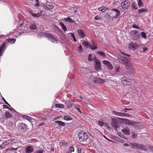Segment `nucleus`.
Returning a JSON list of instances; mask_svg holds the SVG:
<instances>
[{
    "label": "nucleus",
    "mask_w": 153,
    "mask_h": 153,
    "mask_svg": "<svg viewBox=\"0 0 153 153\" xmlns=\"http://www.w3.org/2000/svg\"><path fill=\"white\" fill-rule=\"evenodd\" d=\"M40 35L45 36V37H48L53 43H57L58 42V39L53 35L47 33H39Z\"/></svg>",
    "instance_id": "obj_1"
},
{
    "label": "nucleus",
    "mask_w": 153,
    "mask_h": 153,
    "mask_svg": "<svg viewBox=\"0 0 153 153\" xmlns=\"http://www.w3.org/2000/svg\"><path fill=\"white\" fill-rule=\"evenodd\" d=\"M130 36L133 40H136L140 37V34L138 30H134L131 32Z\"/></svg>",
    "instance_id": "obj_2"
},
{
    "label": "nucleus",
    "mask_w": 153,
    "mask_h": 153,
    "mask_svg": "<svg viewBox=\"0 0 153 153\" xmlns=\"http://www.w3.org/2000/svg\"><path fill=\"white\" fill-rule=\"evenodd\" d=\"M78 137L80 142L87 141L88 140V134L86 132H81L78 134Z\"/></svg>",
    "instance_id": "obj_3"
},
{
    "label": "nucleus",
    "mask_w": 153,
    "mask_h": 153,
    "mask_svg": "<svg viewBox=\"0 0 153 153\" xmlns=\"http://www.w3.org/2000/svg\"><path fill=\"white\" fill-rule=\"evenodd\" d=\"M120 62L123 64L125 65L128 67H130L131 65V63L129 60L125 57H122L119 59Z\"/></svg>",
    "instance_id": "obj_4"
},
{
    "label": "nucleus",
    "mask_w": 153,
    "mask_h": 153,
    "mask_svg": "<svg viewBox=\"0 0 153 153\" xmlns=\"http://www.w3.org/2000/svg\"><path fill=\"white\" fill-rule=\"evenodd\" d=\"M111 11L112 12L111 13V14L113 18L117 19L120 16V12L118 10L113 9L111 10Z\"/></svg>",
    "instance_id": "obj_5"
},
{
    "label": "nucleus",
    "mask_w": 153,
    "mask_h": 153,
    "mask_svg": "<svg viewBox=\"0 0 153 153\" xmlns=\"http://www.w3.org/2000/svg\"><path fill=\"white\" fill-rule=\"evenodd\" d=\"M130 4L129 1L126 0L121 3V6L123 10H126L129 7Z\"/></svg>",
    "instance_id": "obj_6"
},
{
    "label": "nucleus",
    "mask_w": 153,
    "mask_h": 153,
    "mask_svg": "<svg viewBox=\"0 0 153 153\" xmlns=\"http://www.w3.org/2000/svg\"><path fill=\"white\" fill-rule=\"evenodd\" d=\"M95 69L96 70H99L101 69V65L100 61L99 60L95 59Z\"/></svg>",
    "instance_id": "obj_7"
},
{
    "label": "nucleus",
    "mask_w": 153,
    "mask_h": 153,
    "mask_svg": "<svg viewBox=\"0 0 153 153\" xmlns=\"http://www.w3.org/2000/svg\"><path fill=\"white\" fill-rule=\"evenodd\" d=\"M130 79H128L126 77H123L122 78L121 81L122 82L124 85H128L129 83L130 82Z\"/></svg>",
    "instance_id": "obj_8"
},
{
    "label": "nucleus",
    "mask_w": 153,
    "mask_h": 153,
    "mask_svg": "<svg viewBox=\"0 0 153 153\" xmlns=\"http://www.w3.org/2000/svg\"><path fill=\"white\" fill-rule=\"evenodd\" d=\"M6 43L4 42L0 47V57L2 56L4 51L6 48Z\"/></svg>",
    "instance_id": "obj_9"
},
{
    "label": "nucleus",
    "mask_w": 153,
    "mask_h": 153,
    "mask_svg": "<svg viewBox=\"0 0 153 153\" xmlns=\"http://www.w3.org/2000/svg\"><path fill=\"white\" fill-rule=\"evenodd\" d=\"M111 120V123L112 126L115 128H117L118 126V120L115 118H112Z\"/></svg>",
    "instance_id": "obj_10"
},
{
    "label": "nucleus",
    "mask_w": 153,
    "mask_h": 153,
    "mask_svg": "<svg viewBox=\"0 0 153 153\" xmlns=\"http://www.w3.org/2000/svg\"><path fill=\"white\" fill-rule=\"evenodd\" d=\"M123 133L125 135H129L130 134V129L127 126H126L121 130Z\"/></svg>",
    "instance_id": "obj_11"
},
{
    "label": "nucleus",
    "mask_w": 153,
    "mask_h": 153,
    "mask_svg": "<svg viewBox=\"0 0 153 153\" xmlns=\"http://www.w3.org/2000/svg\"><path fill=\"white\" fill-rule=\"evenodd\" d=\"M44 7L45 9L48 10L52 9L53 7L51 3L48 2L46 4L44 5Z\"/></svg>",
    "instance_id": "obj_12"
},
{
    "label": "nucleus",
    "mask_w": 153,
    "mask_h": 153,
    "mask_svg": "<svg viewBox=\"0 0 153 153\" xmlns=\"http://www.w3.org/2000/svg\"><path fill=\"white\" fill-rule=\"evenodd\" d=\"M149 146H146L139 143L137 149L144 151H146L148 149Z\"/></svg>",
    "instance_id": "obj_13"
},
{
    "label": "nucleus",
    "mask_w": 153,
    "mask_h": 153,
    "mask_svg": "<svg viewBox=\"0 0 153 153\" xmlns=\"http://www.w3.org/2000/svg\"><path fill=\"white\" fill-rule=\"evenodd\" d=\"M103 63L105 65H107L108 67V70L111 71L113 69V66L110 62L107 60H103Z\"/></svg>",
    "instance_id": "obj_14"
},
{
    "label": "nucleus",
    "mask_w": 153,
    "mask_h": 153,
    "mask_svg": "<svg viewBox=\"0 0 153 153\" xmlns=\"http://www.w3.org/2000/svg\"><path fill=\"white\" fill-rule=\"evenodd\" d=\"M42 11H40V12H39L37 13L36 14L33 13L31 11L30 12V13L34 17H40L42 16Z\"/></svg>",
    "instance_id": "obj_15"
},
{
    "label": "nucleus",
    "mask_w": 153,
    "mask_h": 153,
    "mask_svg": "<svg viewBox=\"0 0 153 153\" xmlns=\"http://www.w3.org/2000/svg\"><path fill=\"white\" fill-rule=\"evenodd\" d=\"M79 36L82 38H84L85 36V34L84 31L81 29H79L77 31Z\"/></svg>",
    "instance_id": "obj_16"
},
{
    "label": "nucleus",
    "mask_w": 153,
    "mask_h": 153,
    "mask_svg": "<svg viewBox=\"0 0 153 153\" xmlns=\"http://www.w3.org/2000/svg\"><path fill=\"white\" fill-rule=\"evenodd\" d=\"M33 151V148L31 146H27L25 149V153H30Z\"/></svg>",
    "instance_id": "obj_17"
},
{
    "label": "nucleus",
    "mask_w": 153,
    "mask_h": 153,
    "mask_svg": "<svg viewBox=\"0 0 153 153\" xmlns=\"http://www.w3.org/2000/svg\"><path fill=\"white\" fill-rule=\"evenodd\" d=\"M104 82V80L99 78H97L94 81V83L96 85H98Z\"/></svg>",
    "instance_id": "obj_18"
},
{
    "label": "nucleus",
    "mask_w": 153,
    "mask_h": 153,
    "mask_svg": "<svg viewBox=\"0 0 153 153\" xmlns=\"http://www.w3.org/2000/svg\"><path fill=\"white\" fill-rule=\"evenodd\" d=\"M65 104L67 107L69 108H70L72 105L73 102L71 100H68L65 101Z\"/></svg>",
    "instance_id": "obj_19"
},
{
    "label": "nucleus",
    "mask_w": 153,
    "mask_h": 153,
    "mask_svg": "<svg viewBox=\"0 0 153 153\" xmlns=\"http://www.w3.org/2000/svg\"><path fill=\"white\" fill-rule=\"evenodd\" d=\"M139 143H130L129 144L130 146L132 147V148L134 149H137Z\"/></svg>",
    "instance_id": "obj_20"
},
{
    "label": "nucleus",
    "mask_w": 153,
    "mask_h": 153,
    "mask_svg": "<svg viewBox=\"0 0 153 153\" xmlns=\"http://www.w3.org/2000/svg\"><path fill=\"white\" fill-rule=\"evenodd\" d=\"M16 39L11 38L9 39H7L6 40V41L7 42L10 43L11 44H13L15 43V41H16Z\"/></svg>",
    "instance_id": "obj_21"
},
{
    "label": "nucleus",
    "mask_w": 153,
    "mask_h": 153,
    "mask_svg": "<svg viewBox=\"0 0 153 153\" xmlns=\"http://www.w3.org/2000/svg\"><path fill=\"white\" fill-rule=\"evenodd\" d=\"M113 113L117 116H120V117H122L123 113L117 112L115 111H112Z\"/></svg>",
    "instance_id": "obj_22"
},
{
    "label": "nucleus",
    "mask_w": 153,
    "mask_h": 153,
    "mask_svg": "<svg viewBox=\"0 0 153 153\" xmlns=\"http://www.w3.org/2000/svg\"><path fill=\"white\" fill-rule=\"evenodd\" d=\"M5 117L6 119H8L10 117H12V116L9 112H6L5 113Z\"/></svg>",
    "instance_id": "obj_23"
},
{
    "label": "nucleus",
    "mask_w": 153,
    "mask_h": 153,
    "mask_svg": "<svg viewBox=\"0 0 153 153\" xmlns=\"http://www.w3.org/2000/svg\"><path fill=\"white\" fill-rule=\"evenodd\" d=\"M55 123L58 124L59 126H64L65 125V123L61 121H55Z\"/></svg>",
    "instance_id": "obj_24"
},
{
    "label": "nucleus",
    "mask_w": 153,
    "mask_h": 153,
    "mask_svg": "<svg viewBox=\"0 0 153 153\" xmlns=\"http://www.w3.org/2000/svg\"><path fill=\"white\" fill-rule=\"evenodd\" d=\"M99 10L100 11H101L102 13L105 12V11L108 10V8L105 7H100L98 8Z\"/></svg>",
    "instance_id": "obj_25"
},
{
    "label": "nucleus",
    "mask_w": 153,
    "mask_h": 153,
    "mask_svg": "<svg viewBox=\"0 0 153 153\" xmlns=\"http://www.w3.org/2000/svg\"><path fill=\"white\" fill-rule=\"evenodd\" d=\"M82 44L85 47H89V46L91 47V45L89 42L85 41L83 42Z\"/></svg>",
    "instance_id": "obj_26"
},
{
    "label": "nucleus",
    "mask_w": 153,
    "mask_h": 153,
    "mask_svg": "<svg viewBox=\"0 0 153 153\" xmlns=\"http://www.w3.org/2000/svg\"><path fill=\"white\" fill-rule=\"evenodd\" d=\"M59 25L61 27L62 29L64 30V31L65 32L67 30V29L66 27H65V25L62 22H60L59 23Z\"/></svg>",
    "instance_id": "obj_27"
},
{
    "label": "nucleus",
    "mask_w": 153,
    "mask_h": 153,
    "mask_svg": "<svg viewBox=\"0 0 153 153\" xmlns=\"http://www.w3.org/2000/svg\"><path fill=\"white\" fill-rule=\"evenodd\" d=\"M64 119L65 120L67 121L71 120H72V118L71 117L69 116L68 115H65L63 117Z\"/></svg>",
    "instance_id": "obj_28"
},
{
    "label": "nucleus",
    "mask_w": 153,
    "mask_h": 153,
    "mask_svg": "<svg viewBox=\"0 0 153 153\" xmlns=\"http://www.w3.org/2000/svg\"><path fill=\"white\" fill-rule=\"evenodd\" d=\"M29 28L31 29L34 30L36 28V26L35 24H31L30 25Z\"/></svg>",
    "instance_id": "obj_29"
},
{
    "label": "nucleus",
    "mask_w": 153,
    "mask_h": 153,
    "mask_svg": "<svg viewBox=\"0 0 153 153\" xmlns=\"http://www.w3.org/2000/svg\"><path fill=\"white\" fill-rule=\"evenodd\" d=\"M147 11V9L145 8L139 9L138 10V13L140 14L141 13L145 12Z\"/></svg>",
    "instance_id": "obj_30"
},
{
    "label": "nucleus",
    "mask_w": 153,
    "mask_h": 153,
    "mask_svg": "<svg viewBox=\"0 0 153 153\" xmlns=\"http://www.w3.org/2000/svg\"><path fill=\"white\" fill-rule=\"evenodd\" d=\"M137 2L138 3V4L139 8H141V7H143V5H142V2L141 0H137Z\"/></svg>",
    "instance_id": "obj_31"
},
{
    "label": "nucleus",
    "mask_w": 153,
    "mask_h": 153,
    "mask_svg": "<svg viewBox=\"0 0 153 153\" xmlns=\"http://www.w3.org/2000/svg\"><path fill=\"white\" fill-rule=\"evenodd\" d=\"M65 21L69 22L74 23L75 22L74 20H72L71 18L68 17L65 19Z\"/></svg>",
    "instance_id": "obj_32"
},
{
    "label": "nucleus",
    "mask_w": 153,
    "mask_h": 153,
    "mask_svg": "<svg viewBox=\"0 0 153 153\" xmlns=\"http://www.w3.org/2000/svg\"><path fill=\"white\" fill-rule=\"evenodd\" d=\"M132 7L134 9H135L136 10L138 8L137 7V4L135 2H134L132 3Z\"/></svg>",
    "instance_id": "obj_33"
},
{
    "label": "nucleus",
    "mask_w": 153,
    "mask_h": 153,
    "mask_svg": "<svg viewBox=\"0 0 153 153\" xmlns=\"http://www.w3.org/2000/svg\"><path fill=\"white\" fill-rule=\"evenodd\" d=\"M140 34V36H142V38L146 39V33L144 32H141Z\"/></svg>",
    "instance_id": "obj_34"
},
{
    "label": "nucleus",
    "mask_w": 153,
    "mask_h": 153,
    "mask_svg": "<svg viewBox=\"0 0 153 153\" xmlns=\"http://www.w3.org/2000/svg\"><path fill=\"white\" fill-rule=\"evenodd\" d=\"M91 49L93 50H95L97 48V46L95 45L94 42H92V45H91Z\"/></svg>",
    "instance_id": "obj_35"
},
{
    "label": "nucleus",
    "mask_w": 153,
    "mask_h": 153,
    "mask_svg": "<svg viewBox=\"0 0 153 153\" xmlns=\"http://www.w3.org/2000/svg\"><path fill=\"white\" fill-rule=\"evenodd\" d=\"M97 53L103 57H105L106 56L105 54L103 52L98 51Z\"/></svg>",
    "instance_id": "obj_36"
},
{
    "label": "nucleus",
    "mask_w": 153,
    "mask_h": 153,
    "mask_svg": "<svg viewBox=\"0 0 153 153\" xmlns=\"http://www.w3.org/2000/svg\"><path fill=\"white\" fill-rule=\"evenodd\" d=\"M139 47V46L137 44H135L131 46V48L133 49H136L138 48Z\"/></svg>",
    "instance_id": "obj_37"
},
{
    "label": "nucleus",
    "mask_w": 153,
    "mask_h": 153,
    "mask_svg": "<svg viewBox=\"0 0 153 153\" xmlns=\"http://www.w3.org/2000/svg\"><path fill=\"white\" fill-rule=\"evenodd\" d=\"M79 105H76L75 106V108L79 112L82 113V111L79 108Z\"/></svg>",
    "instance_id": "obj_38"
},
{
    "label": "nucleus",
    "mask_w": 153,
    "mask_h": 153,
    "mask_svg": "<svg viewBox=\"0 0 153 153\" xmlns=\"http://www.w3.org/2000/svg\"><path fill=\"white\" fill-rule=\"evenodd\" d=\"M56 106L59 108H63L64 107V105L63 104H57L55 105Z\"/></svg>",
    "instance_id": "obj_39"
},
{
    "label": "nucleus",
    "mask_w": 153,
    "mask_h": 153,
    "mask_svg": "<svg viewBox=\"0 0 153 153\" xmlns=\"http://www.w3.org/2000/svg\"><path fill=\"white\" fill-rule=\"evenodd\" d=\"M131 116L129 114H128L126 113H123V115H122V117H131Z\"/></svg>",
    "instance_id": "obj_40"
},
{
    "label": "nucleus",
    "mask_w": 153,
    "mask_h": 153,
    "mask_svg": "<svg viewBox=\"0 0 153 153\" xmlns=\"http://www.w3.org/2000/svg\"><path fill=\"white\" fill-rule=\"evenodd\" d=\"M93 59L92 57V55L91 54H90L89 55L88 57V60L89 61H93Z\"/></svg>",
    "instance_id": "obj_41"
},
{
    "label": "nucleus",
    "mask_w": 153,
    "mask_h": 153,
    "mask_svg": "<svg viewBox=\"0 0 153 153\" xmlns=\"http://www.w3.org/2000/svg\"><path fill=\"white\" fill-rule=\"evenodd\" d=\"M10 140H8L7 141L3 142L2 143V144L4 145H8L10 143Z\"/></svg>",
    "instance_id": "obj_42"
},
{
    "label": "nucleus",
    "mask_w": 153,
    "mask_h": 153,
    "mask_svg": "<svg viewBox=\"0 0 153 153\" xmlns=\"http://www.w3.org/2000/svg\"><path fill=\"white\" fill-rule=\"evenodd\" d=\"M78 48L79 49V52L80 53H81L82 52V46L80 45L78 47Z\"/></svg>",
    "instance_id": "obj_43"
},
{
    "label": "nucleus",
    "mask_w": 153,
    "mask_h": 153,
    "mask_svg": "<svg viewBox=\"0 0 153 153\" xmlns=\"http://www.w3.org/2000/svg\"><path fill=\"white\" fill-rule=\"evenodd\" d=\"M23 118L29 120H31V118L30 117L25 115L24 116Z\"/></svg>",
    "instance_id": "obj_44"
},
{
    "label": "nucleus",
    "mask_w": 153,
    "mask_h": 153,
    "mask_svg": "<svg viewBox=\"0 0 153 153\" xmlns=\"http://www.w3.org/2000/svg\"><path fill=\"white\" fill-rule=\"evenodd\" d=\"M129 110V111H132V109L131 108H125L123 109V111H124L125 112H127V111Z\"/></svg>",
    "instance_id": "obj_45"
},
{
    "label": "nucleus",
    "mask_w": 153,
    "mask_h": 153,
    "mask_svg": "<svg viewBox=\"0 0 153 153\" xmlns=\"http://www.w3.org/2000/svg\"><path fill=\"white\" fill-rule=\"evenodd\" d=\"M60 38L64 41H65L66 40L65 35H62L61 37H60Z\"/></svg>",
    "instance_id": "obj_46"
},
{
    "label": "nucleus",
    "mask_w": 153,
    "mask_h": 153,
    "mask_svg": "<svg viewBox=\"0 0 153 153\" xmlns=\"http://www.w3.org/2000/svg\"><path fill=\"white\" fill-rule=\"evenodd\" d=\"M98 123L99 125L100 126H102L104 125V123L101 121H99Z\"/></svg>",
    "instance_id": "obj_47"
},
{
    "label": "nucleus",
    "mask_w": 153,
    "mask_h": 153,
    "mask_svg": "<svg viewBox=\"0 0 153 153\" xmlns=\"http://www.w3.org/2000/svg\"><path fill=\"white\" fill-rule=\"evenodd\" d=\"M132 27L133 28H136L137 29H140V28L139 26L137 25H132Z\"/></svg>",
    "instance_id": "obj_48"
},
{
    "label": "nucleus",
    "mask_w": 153,
    "mask_h": 153,
    "mask_svg": "<svg viewBox=\"0 0 153 153\" xmlns=\"http://www.w3.org/2000/svg\"><path fill=\"white\" fill-rule=\"evenodd\" d=\"M60 143H62V145H64L65 146H67V143H65V140H62L60 142Z\"/></svg>",
    "instance_id": "obj_49"
},
{
    "label": "nucleus",
    "mask_w": 153,
    "mask_h": 153,
    "mask_svg": "<svg viewBox=\"0 0 153 153\" xmlns=\"http://www.w3.org/2000/svg\"><path fill=\"white\" fill-rule=\"evenodd\" d=\"M2 100H3V101L6 104H7L8 105L10 106L11 107V106L5 100V99L4 98V97H2Z\"/></svg>",
    "instance_id": "obj_50"
},
{
    "label": "nucleus",
    "mask_w": 153,
    "mask_h": 153,
    "mask_svg": "<svg viewBox=\"0 0 153 153\" xmlns=\"http://www.w3.org/2000/svg\"><path fill=\"white\" fill-rule=\"evenodd\" d=\"M128 124L130 125H133L134 124V122L133 121H129L128 122Z\"/></svg>",
    "instance_id": "obj_51"
},
{
    "label": "nucleus",
    "mask_w": 153,
    "mask_h": 153,
    "mask_svg": "<svg viewBox=\"0 0 153 153\" xmlns=\"http://www.w3.org/2000/svg\"><path fill=\"white\" fill-rule=\"evenodd\" d=\"M44 151L42 150H39L36 151V153H43Z\"/></svg>",
    "instance_id": "obj_52"
},
{
    "label": "nucleus",
    "mask_w": 153,
    "mask_h": 153,
    "mask_svg": "<svg viewBox=\"0 0 153 153\" xmlns=\"http://www.w3.org/2000/svg\"><path fill=\"white\" fill-rule=\"evenodd\" d=\"M71 36H72V37H73L74 40V42H76V40L75 39V36H74V34L72 33H71Z\"/></svg>",
    "instance_id": "obj_53"
},
{
    "label": "nucleus",
    "mask_w": 153,
    "mask_h": 153,
    "mask_svg": "<svg viewBox=\"0 0 153 153\" xmlns=\"http://www.w3.org/2000/svg\"><path fill=\"white\" fill-rule=\"evenodd\" d=\"M132 137L133 138H135L137 137V135H135V134L133 132H131Z\"/></svg>",
    "instance_id": "obj_54"
},
{
    "label": "nucleus",
    "mask_w": 153,
    "mask_h": 153,
    "mask_svg": "<svg viewBox=\"0 0 153 153\" xmlns=\"http://www.w3.org/2000/svg\"><path fill=\"white\" fill-rule=\"evenodd\" d=\"M70 151L71 153L73 152L74 151V148L72 147H71L70 148Z\"/></svg>",
    "instance_id": "obj_55"
},
{
    "label": "nucleus",
    "mask_w": 153,
    "mask_h": 153,
    "mask_svg": "<svg viewBox=\"0 0 153 153\" xmlns=\"http://www.w3.org/2000/svg\"><path fill=\"white\" fill-rule=\"evenodd\" d=\"M36 5L38 6L39 7V0H36Z\"/></svg>",
    "instance_id": "obj_56"
},
{
    "label": "nucleus",
    "mask_w": 153,
    "mask_h": 153,
    "mask_svg": "<svg viewBox=\"0 0 153 153\" xmlns=\"http://www.w3.org/2000/svg\"><path fill=\"white\" fill-rule=\"evenodd\" d=\"M18 149L17 148H14L13 147H11L10 149V150L12 151H14V150H16Z\"/></svg>",
    "instance_id": "obj_57"
},
{
    "label": "nucleus",
    "mask_w": 153,
    "mask_h": 153,
    "mask_svg": "<svg viewBox=\"0 0 153 153\" xmlns=\"http://www.w3.org/2000/svg\"><path fill=\"white\" fill-rule=\"evenodd\" d=\"M81 149L79 148L77 149V152L78 153H81Z\"/></svg>",
    "instance_id": "obj_58"
},
{
    "label": "nucleus",
    "mask_w": 153,
    "mask_h": 153,
    "mask_svg": "<svg viewBox=\"0 0 153 153\" xmlns=\"http://www.w3.org/2000/svg\"><path fill=\"white\" fill-rule=\"evenodd\" d=\"M94 19L95 20H99V19H101V18H99L97 16H95L94 17Z\"/></svg>",
    "instance_id": "obj_59"
},
{
    "label": "nucleus",
    "mask_w": 153,
    "mask_h": 153,
    "mask_svg": "<svg viewBox=\"0 0 153 153\" xmlns=\"http://www.w3.org/2000/svg\"><path fill=\"white\" fill-rule=\"evenodd\" d=\"M3 106L4 108H7L8 109H9V107L7 105H3Z\"/></svg>",
    "instance_id": "obj_60"
},
{
    "label": "nucleus",
    "mask_w": 153,
    "mask_h": 153,
    "mask_svg": "<svg viewBox=\"0 0 153 153\" xmlns=\"http://www.w3.org/2000/svg\"><path fill=\"white\" fill-rule=\"evenodd\" d=\"M121 53L123 54V55H125L126 56H130V55H128V54H126L125 53H124L123 52H121Z\"/></svg>",
    "instance_id": "obj_61"
},
{
    "label": "nucleus",
    "mask_w": 153,
    "mask_h": 153,
    "mask_svg": "<svg viewBox=\"0 0 153 153\" xmlns=\"http://www.w3.org/2000/svg\"><path fill=\"white\" fill-rule=\"evenodd\" d=\"M103 137H104V138L106 140H108V141H110V142H111L112 141L109 139H108L107 138L105 135H104Z\"/></svg>",
    "instance_id": "obj_62"
},
{
    "label": "nucleus",
    "mask_w": 153,
    "mask_h": 153,
    "mask_svg": "<svg viewBox=\"0 0 153 153\" xmlns=\"http://www.w3.org/2000/svg\"><path fill=\"white\" fill-rule=\"evenodd\" d=\"M23 126H22L23 127V128H26L27 125L25 124H23Z\"/></svg>",
    "instance_id": "obj_63"
},
{
    "label": "nucleus",
    "mask_w": 153,
    "mask_h": 153,
    "mask_svg": "<svg viewBox=\"0 0 153 153\" xmlns=\"http://www.w3.org/2000/svg\"><path fill=\"white\" fill-rule=\"evenodd\" d=\"M149 148L153 151V147L149 145Z\"/></svg>",
    "instance_id": "obj_64"
}]
</instances>
